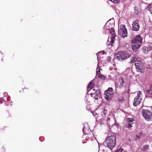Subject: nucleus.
I'll use <instances>...</instances> for the list:
<instances>
[{
    "label": "nucleus",
    "instance_id": "1",
    "mask_svg": "<svg viewBox=\"0 0 152 152\" xmlns=\"http://www.w3.org/2000/svg\"><path fill=\"white\" fill-rule=\"evenodd\" d=\"M114 21L113 19L110 20L105 25L106 27L107 26H109V28H111V31H110V33L111 34L110 38H108L107 41V45L108 46L112 45L113 43V42L115 39V36L114 33V31L113 29L112 28V27L114 26Z\"/></svg>",
    "mask_w": 152,
    "mask_h": 152
},
{
    "label": "nucleus",
    "instance_id": "2",
    "mask_svg": "<svg viewBox=\"0 0 152 152\" xmlns=\"http://www.w3.org/2000/svg\"><path fill=\"white\" fill-rule=\"evenodd\" d=\"M116 140V136L114 134H112L107 137L105 141L107 146L110 149L112 150L115 146Z\"/></svg>",
    "mask_w": 152,
    "mask_h": 152
},
{
    "label": "nucleus",
    "instance_id": "3",
    "mask_svg": "<svg viewBox=\"0 0 152 152\" xmlns=\"http://www.w3.org/2000/svg\"><path fill=\"white\" fill-rule=\"evenodd\" d=\"M131 55L126 52L120 51L117 54L116 58L119 61H122L129 58Z\"/></svg>",
    "mask_w": 152,
    "mask_h": 152
},
{
    "label": "nucleus",
    "instance_id": "4",
    "mask_svg": "<svg viewBox=\"0 0 152 152\" xmlns=\"http://www.w3.org/2000/svg\"><path fill=\"white\" fill-rule=\"evenodd\" d=\"M114 91L112 88H109L107 89L104 92V97L107 100H109L112 98L113 96Z\"/></svg>",
    "mask_w": 152,
    "mask_h": 152
},
{
    "label": "nucleus",
    "instance_id": "5",
    "mask_svg": "<svg viewBox=\"0 0 152 152\" xmlns=\"http://www.w3.org/2000/svg\"><path fill=\"white\" fill-rule=\"evenodd\" d=\"M142 100V92L139 91L137 92V96L134 99L133 105L135 106H138L141 102Z\"/></svg>",
    "mask_w": 152,
    "mask_h": 152
},
{
    "label": "nucleus",
    "instance_id": "6",
    "mask_svg": "<svg viewBox=\"0 0 152 152\" xmlns=\"http://www.w3.org/2000/svg\"><path fill=\"white\" fill-rule=\"evenodd\" d=\"M118 33L119 34L124 38L127 36V31L125 25H122L120 26Z\"/></svg>",
    "mask_w": 152,
    "mask_h": 152
},
{
    "label": "nucleus",
    "instance_id": "7",
    "mask_svg": "<svg viewBox=\"0 0 152 152\" xmlns=\"http://www.w3.org/2000/svg\"><path fill=\"white\" fill-rule=\"evenodd\" d=\"M142 115L145 119L147 121L150 120L152 117V113L147 110H142Z\"/></svg>",
    "mask_w": 152,
    "mask_h": 152
},
{
    "label": "nucleus",
    "instance_id": "8",
    "mask_svg": "<svg viewBox=\"0 0 152 152\" xmlns=\"http://www.w3.org/2000/svg\"><path fill=\"white\" fill-rule=\"evenodd\" d=\"M91 95L95 100L98 99V98L100 97L101 96L100 91L98 89L95 90L93 89L92 90Z\"/></svg>",
    "mask_w": 152,
    "mask_h": 152
},
{
    "label": "nucleus",
    "instance_id": "9",
    "mask_svg": "<svg viewBox=\"0 0 152 152\" xmlns=\"http://www.w3.org/2000/svg\"><path fill=\"white\" fill-rule=\"evenodd\" d=\"M136 42L135 39H132L131 41V46L133 50L138 49L141 45Z\"/></svg>",
    "mask_w": 152,
    "mask_h": 152
},
{
    "label": "nucleus",
    "instance_id": "10",
    "mask_svg": "<svg viewBox=\"0 0 152 152\" xmlns=\"http://www.w3.org/2000/svg\"><path fill=\"white\" fill-rule=\"evenodd\" d=\"M140 26L138 23V22L135 20L132 23V29L134 31H137L139 29Z\"/></svg>",
    "mask_w": 152,
    "mask_h": 152
},
{
    "label": "nucleus",
    "instance_id": "11",
    "mask_svg": "<svg viewBox=\"0 0 152 152\" xmlns=\"http://www.w3.org/2000/svg\"><path fill=\"white\" fill-rule=\"evenodd\" d=\"M83 133L85 134H88L91 131L90 128L87 124H86L83 128Z\"/></svg>",
    "mask_w": 152,
    "mask_h": 152
},
{
    "label": "nucleus",
    "instance_id": "12",
    "mask_svg": "<svg viewBox=\"0 0 152 152\" xmlns=\"http://www.w3.org/2000/svg\"><path fill=\"white\" fill-rule=\"evenodd\" d=\"M136 69L139 70L141 69L142 67V64L141 62L139 61H136L135 63Z\"/></svg>",
    "mask_w": 152,
    "mask_h": 152
},
{
    "label": "nucleus",
    "instance_id": "13",
    "mask_svg": "<svg viewBox=\"0 0 152 152\" xmlns=\"http://www.w3.org/2000/svg\"><path fill=\"white\" fill-rule=\"evenodd\" d=\"M124 83V81L123 78L121 77L119 79L118 81L117 82L116 84L119 87H122L123 86Z\"/></svg>",
    "mask_w": 152,
    "mask_h": 152
},
{
    "label": "nucleus",
    "instance_id": "14",
    "mask_svg": "<svg viewBox=\"0 0 152 152\" xmlns=\"http://www.w3.org/2000/svg\"><path fill=\"white\" fill-rule=\"evenodd\" d=\"M133 39H135L136 42H137L139 44H141L142 42V38L140 35L136 36Z\"/></svg>",
    "mask_w": 152,
    "mask_h": 152
},
{
    "label": "nucleus",
    "instance_id": "15",
    "mask_svg": "<svg viewBox=\"0 0 152 152\" xmlns=\"http://www.w3.org/2000/svg\"><path fill=\"white\" fill-rule=\"evenodd\" d=\"M152 48L150 46L148 47H144L143 48V51L145 53H147L149 51L151 50Z\"/></svg>",
    "mask_w": 152,
    "mask_h": 152
},
{
    "label": "nucleus",
    "instance_id": "16",
    "mask_svg": "<svg viewBox=\"0 0 152 152\" xmlns=\"http://www.w3.org/2000/svg\"><path fill=\"white\" fill-rule=\"evenodd\" d=\"M94 86V84L93 82H92V81H91L89 84L88 85L87 89V90L89 91L91 88H92Z\"/></svg>",
    "mask_w": 152,
    "mask_h": 152
},
{
    "label": "nucleus",
    "instance_id": "17",
    "mask_svg": "<svg viewBox=\"0 0 152 152\" xmlns=\"http://www.w3.org/2000/svg\"><path fill=\"white\" fill-rule=\"evenodd\" d=\"M101 70H102V69L100 68V67L98 66L97 68L96 71V76L98 77L101 76V75L100 73Z\"/></svg>",
    "mask_w": 152,
    "mask_h": 152
},
{
    "label": "nucleus",
    "instance_id": "18",
    "mask_svg": "<svg viewBox=\"0 0 152 152\" xmlns=\"http://www.w3.org/2000/svg\"><path fill=\"white\" fill-rule=\"evenodd\" d=\"M146 93L148 94L149 96L152 97V87L150 88L149 90L147 91Z\"/></svg>",
    "mask_w": 152,
    "mask_h": 152
},
{
    "label": "nucleus",
    "instance_id": "19",
    "mask_svg": "<svg viewBox=\"0 0 152 152\" xmlns=\"http://www.w3.org/2000/svg\"><path fill=\"white\" fill-rule=\"evenodd\" d=\"M149 148V145H144L142 148V150L144 151H146Z\"/></svg>",
    "mask_w": 152,
    "mask_h": 152
},
{
    "label": "nucleus",
    "instance_id": "20",
    "mask_svg": "<svg viewBox=\"0 0 152 152\" xmlns=\"http://www.w3.org/2000/svg\"><path fill=\"white\" fill-rule=\"evenodd\" d=\"M137 59L136 58L135 56L133 57L132 58L131 61H130L131 63H133L134 62H135L136 61H137Z\"/></svg>",
    "mask_w": 152,
    "mask_h": 152
},
{
    "label": "nucleus",
    "instance_id": "21",
    "mask_svg": "<svg viewBox=\"0 0 152 152\" xmlns=\"http://www.w3.org/2000/svg\"><path fill=\"white\" fill-rule=\"evenodd\" d=\"M134 121V119L133 118H127V121L128 123H132Z\"/></svg>",
    "mask_w": 152,
    "mask_h": 152
},
{
    "label": "nucleus",
    "instance_id": "22",
    "mask_svg": "<svg viewBox=\"0 0 152 152\" xmlns=\"http://www.w3.org/2000/svg\"><path fill=\"white\" fill-rule=\"evenodd\" d=\"M148 8L151 13L152 14V7L150 6H149L148 7Z\"/></svg>",
    "mask_w": 152,
    "mask_h": 152
},
{
    "label": "nucleus",
    "instance_id": "23",
    "mask_svg": "<svg viewBox=\"0 0 152 152\" xmlns=\"http://www.w3.org/2000/svg\"><path fill=\"white\" fill-rule=\"evenodd\" d=\"M123 149L122 148H120L117 150L115 152H122Z\"/></svg>",
    "mask_w": 152,
    "mask_h": 152
},
{
    "label": "nucleus",
    "instance_id": "24",
    "mask_svg": "<svg viewBox=\"0 0 152 152\" xmlns=\"http://www.w3.org/2000/svg\"><path fill=\"white\" fill-rule=\"evenodd\" d=\"M126 126L128 128H130L132 127L131 124L129 123H128V124L126 125Z\"/></svg>",
    "mask_w": 152,
    "mask_h": 152
},
{
    "label": "nucleus",
    "instance_id": "25",
    "mask_svg": "<svg viewBox=\"0 0 152 152\" xmlns=\"http://www.w3.org/2000/svg\"><path fill=\"white\" fill-rule=\"evenodd\" d=\"M100 77V78H101V79H102L103 80H104L105 78V77L104 76L102 75H101V76H100L99 77Z\"/></svg>",
    "mask_w": 152,
    "mask_h": 152
},
{
    "label": "nucleus",
    "instance_id": "26",
    "mask_svg": "<svg viewBox=\"0 0 152 152\" xmlns=\"http://www.w3.org/2000/svg\"><path fill=\"white\" fill-rule=\"evenodd\" d=\"M103 53V52H99V53H97L96 54L97 56V59H98V56L99 55V54H100L101 53Z\"/></svg>",
    "mask_w": 152,
    "mask_h": 152
},
{
    "label": "nucleus",
    "instance_id": "27",
    "mask_svg": "<svg viewBox=\"0 0 152 152\" xmlns=\"http://www.w3.org/2000/svg\"><path fill=\"white\" fill-rule=\"evenodd\" d=\"M107 60H108L109 61L110 60V58L109 57H108L107 58Z\"/></svg>",
    "mask_w": 152,
    "mask_h": 152
},
{
    "label": "nucleus",
    "instance_id": "28",
    "mask_svg": "<svg viewBox=\"0 0 152 152\" xmlns=\"http://www.w3.org/2000/svg\"><path fill=\"white\" fill-rule=\"evenodd\" d=\"M110 118H108L107 119V121L108 122V121H109L110 120Z\"/></svg>",
    "mask_w": 152,
    "mask_h": 152
},
{
    "label": "nucleus",
    "instance_id": "29",
    "mask_svg": "<svg viewBox=\"0 0 152 152\" xmlns=\"http://www.w3.org/2000/svg\"><path fill=\"white\" fill-rule=\"evenodd\" d=\"M96 115H96H96H94V116L95 117H96Z\"/></svg>",
    "mask_w": 152,
    "mask_h": 152
},
{
    "label": "nucleus",
    "instance_id": "30",
    "mask_svg": "<svg viewBox=\"0 0 152 152\" xmlns=\"http://www.w3.org/2000/svg\"><path fill=\"white\" fill-rule=\"evenodd\" d=\"M88 96V95H86V97H87V96Z\"/></svg>",
    "mask_w": 152,
    "mask_h": 152
}]
</instances>
